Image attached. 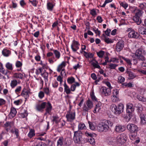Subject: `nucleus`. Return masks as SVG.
I'll return each instance as SVG.
<instances>
[{
    "instance_id": "1",
    "label": "nucleus",
    "mask_w": 146,
    "mask_h": 146,
    "mask_svg": "<svg viewBox=\"0 0 146 146\" xmlns=\"http://www.w3.org/2000/svg\"><path fill=\"white\" fill-rule=\"evenodd\" d=\"M113 125L112 123L108 120H106L99 123L97 126V129L100 132H106L109 128V127H111Z\"/></svg>"
},
{
    "instance_id": "2",
    "label": "nucleus",
    "mask_w": 146,
    "mask_h": 146,
    "mask_svg": "<svg viewBox=\"0 0 146 146\" xmlns=\"http://www.w3.org/2000/svg\"><path fill=\"white\" fill-rule=\"evenodd\" d=\"M123 105L121 103H120L117 106L113 104L111 106V109L112 111L116 115H119L123 111Z\"/></svg>"
},
{
    "instance_id": "3",
    "label": "nucleus",
    "mask_w": 146,
    "mask_h": 146,
    "mask_svg": "<svg viewBox=\"0 0 146 146\" xmlns=\"http://www.w3.org/2000/svg\"><path fill=\"white\" fill-rule=\"evenodd\" d=\"M138 52H137V61L140 60L142 61L141 64V66L142 67H146V63H145L143 61L145 60V58L143 55V54H145V51L142 49H138Z\"/></svg>"
},
{
    "instance_id": "4",
    "label": "nucleus",
    "mask_w": 146,
    "mask_h": 146,
    "mask_svg": "<svg viewBox=\"0 0 146 146\" xmlns=\"http://www.w3.org/2000/svg\"><path fill=\"white\" fill-rule=\"evenodd\" d=\"M93 107V104L92 101L88 99L86 101V104L84 105L83 108V115H85L86 114H88V112Z\"/></svg>"
},
{
    "instance_id": "5",
    "label": "nucleus",
    "mask_w": 146,
    "mask_h": 146,
    "mask_svg": "<svg viewBox=\"0 0 146 146\" xmlns=\"http://www.w3.org/2000/svg\"><path fill=\"white\" fill-rule=\"evenodd\" d=\"M82 133L80 131H77L74 132L73 138L74 142L78 144H80L82 139Z\"/></svg>"
},
{
    "instance_id": "6",
    "label": "nucleus",
    "mask_w": 146,
    "mask_h": 146,
    "mask_svg": "<svg viewBox=\"0 0 146 146\" xmlns=\"http://www.w3.org/2000/svg\"><path fill=\"white\" fill-rule=\"evenodd\" d=\"M146 6L145 3H141L140 4L139 7L141 10L137 9V25H139L141 22V20L140 17L141 16L142 14L143 11L141 10L144 9Z\"/></svg>"
},
{
    "instance_id": "7",
    "label": "nucleus",
    "mask_w": 146,
    "mask_h": 146,
    "mask_svg": "<svg viewBox=\"0 0 146 146\" xmlns=\"http://www.w3.org/2000/svg\"><path fill=\"white\" fill-rule=\"evenodd\" d=\"M143 110L142 108L141 107H137V110H138L139 115L141 119L140 123L142 125H146V115L144 114L141 112Z\"/></svg>"
},
{
    "instance_id": "8",
    "label": "nucleus",
    "mask_w": 146,
    "mask_h": 146,
    "mask_svg": "<svg viewBox=\"0 0 146 146\" xmlns=\"http://www.w3.org/2000/svg\"><path fill=\"white\" fill-rule=\"evenodd\" d=\"M127 136L125 133H123L118 136L116 139V143L123 144L125 143L127 139Z\"/></svg>"
},
{
    "instance_id": "9",
    "label": "nucleus",
    "mask_w": 146,
    "mask_h": 146,
    "mask_svg": "<svg viewBox=\"0 0 146 146\" xmlns=\"http://www.w3.org/2000/svg\"><path fill=\"white\" fill-rule=\"evenodd\" d=\"M102 93V94L105 96L110 95L111 94V90L110 88H108L106 87H102L101 88Z\"/></svg>"
},
{
    "instance_id": "10",
    "label": "nucleus",
    "mask_w": 146,
    "mask_h": 146,
    "mask_svg": "<svg viewBox=\"0 0 146 146\" xmlns=\"http://www.w3.org/2000/svg\"><path fill=\"white\" fill-rule=\"evenodd\" d=\"M127 128L131 133L137 132V126L133 124H129L127 126Z\"/></svg>"
},
{
    "instance_id": "11",
    "label": "nucleus",
    "mask_w": 146,
    "mask_h": 146,
    "mask_svg": "<svg viewBox=\"0 0 146 146\" xmlns=\"http://www.w3.org/2000/svg\"><path fill=\"white\" fill-rule=\"evenodd\" d=\"M126 112L127 113H130L132 114L134 110L133 105L131 103H128L126 105Z\"/></svg>"
},
{
    "instance_id": "12",
    "label": "nucleus",
    "mask_w": 146,
    "mask_h": 146,
    "mask_svg": "<svg viewBox=\"0 0 146 146\" xmlns=\"http://www.w3.org/2000/svg\"><path fill=\"white\" fill-rule=\"evenodd\" d=\"M80 44L78 42L75 40L73 41V43L71 45V48L73 52H76L77 50L79 48L78 46Z\"/></svg>"
},
{
    "instance_id": "13",
    "label": "nucleus",
    "mask_w": 146,
    "mask_h": 146,
    "mask_svg": "<svg viewBox=\"0 0 146 146\" xmlns=\"http://www.w3.org/2000/svg\"><path fill=\"white\" fill-rule=\"evenodd\" d=\"M46 105V102H43L41 104H38L36 106V109L38 111H40L43 109L45 108Z\"/></svg>"
},
{
    "instance_id": "14",
    "label": "nucleus",
    "mask_w": 146,
    "mask_h": 146,
    "mask_svg": "<svg viewBox=\"0 0 146 146\" xmlns=\"http://www.w3.org/2000/svg\"><path fill=\"white\" fill-rule=\"evenodd\" d=\"M124 47L123 42L122 41H119L116 45V50L117 52H119Z\"/></svg>"
},
{
    "instance_id": "15",
    "label": "nucleus",
    "mask_w": 146,
    "mask_h": 146,
    "mask_svg": "<svg viewBox=\"0 0 146 146\" xmlns=\"http://www.w3.org/2000/svg\"><path fill=\"white\" fill-rule=\"evenodd\" d=\"M75 113L72 112L71 113H67L66 115V117L68 121H71L75 118Z\"/></svg>"
},
{
    "instance_id": "16",
    "label": "nucleus",
    "mask_w": 146,
    "mask_h": 146,
    "mask_svg": "<svg viewBox=\"0 0 146 146\" xmlns=\"http://www.w3.org/2000/svg\"><path fill=\"white\" fill-rule=\"evenodd\" d=\"M107 142L109 144L114 145L116 143V139H115L114 137L109 136L107 138Z\"/></svg>"
},
{
    "instance_id": "17",
    "label": "nucleus",
    "mask_w": 146,
    "mask_h": 146,
    "mask_svg": "<svg viewBox=\"0 0 146 146\" xmlns=\"http://www.w3.org/2000/svg\"><path fill=\"white\" fill-rule=\"evenodd\" d=\"M16 110L13 107L11 108V111L9 115V116L10 118H12L14 117L17 113Z\"/></svg>"
},
{
    "instance_id": "18",
    "label": "nucleus",
    "mask_w": 146,
    "mask_h": 146,
    "mask_svg": "<svg viewBox=\"0 0 146 146\" xmlns=\"http://www.w3.org/2000/svg\"><path fill=\"white\" fill-rule=\"evenodd\" d=\"M124 127L121 125H117L115 128V131L118 132H121L124 130Z\"/></svg>"
},
{
    "instance_id": "19",
    "label": "nucleus",
    "mask_w": 146,
    "mask_h": 146,
    "mask_svg": "<svg viewBox=\"0 0 146 146\" xmlns=\"http://www.w3.org/2000/svg\"><path fill=\"white\" fill-rule=\"evenodd\" d=\"M137 132L131 133L130 136V139L133 141H135V143H137Z\"/></svg>"
},
{
    "instance_id": "20",
    "label": "nucleus",
    "mask_w": 146,
    "mask_h": 146,
    "mask_svg": "<svg viewBox=\"0 0 146 146\" xmlns=\"http://www.w3.org/2000/svg\"><path fill=\"white\" fill-rule=\"evenodd\" d=\"M52 108V106L51 104L49 102H48L46 105V113H45V114H46L47 113L50 114Z\"/></svg>"
},
{
    "instance_id": "21",
    "label": "nucleus",
    "mask_w": 146,
    "mask_h": 146,
    "mask_svg": "<svg viewBox=\"0 0 146 146\" xmlns=\"http://www.w3.org/2000/svg\"><path fill=\"white\" fill-rule=\"evenodd\" d=\"M64 92H65L67 94H70V90L68 86L66 84L65 80L64 81Z\"/></svg>"
},
{
    "instance_id": "22",
    "label": "nucleus",
    "mask_w": 146,
    "mask_h": 146,
    "mask_svg": "<svg viewBox=\"0 0 146 146\" xmlns=\"http://www.w3.org/2000/svg\"><path fill=\"white\" fill-rule=\"evenodd\" d=\"M132 114L130 113H127L126 115H123V118L125 120L127 121H129L131 118Z\"/></svg>"
},
{
    "instance_id": "23",
    "label": "nucleus",
    "mask_w": 146,
    "mask_h": 146,
    "mask_svg": "<svg viewBox=\"0 0 146 146\" xmlns=\"http://www.w3.org/2000/svg\"><path fill=\"white\" fill-rule=\"evenodd\" d=\"M145 91V90L144 88H138L137 91L138 93L137 94V97L139 96L140 95H143Z\"/></svg>"
},
{
    "instance_id": "24",
    "label": "nucleus",
    "mask_w": 146,
    "mask_h": 146,
    "mask_svg": "<svg viewBox=\"0 0 146 146\" xmlns=\"http://www.w3.org/2000/svg\"><path fill=\"white\" fill-rule=\"evenodd\" d=\"M13 77L17 79H23V75L21 73H15L13 74Z\"/></svg>"
},
{
    "instance_id": "25",
    "label": "nucleus",
    "mask_w": 146,
    "mask_h": 146,
    "mask_svg": "<svg viewBox=\"0 0 146 146\" xmlns=\"http://www.w3.org/2000/svg\"><path fill=\"white\" fill-rule=\"evenodd\" d=\"M10 53V51L7 49H4L2 51V54L5 56H9Z\"/></svg>"
},
{
    "instance_id": "26",
    "label": "nucleus",
    "mask_w": 146,
    "mask_h": 146,
    "mask_svg": "<svg viewBox=\"0 0 146 146\" xmlns=\"http://www.w3.org/2000/svg\"><path fill=\"white\" fill-rule=\"evenodd\" d=\"M30 93V91L25 88H24L23 90V91L21 93V95L24 96L25 95H26L27 97L29 96L28 94Z\"/></svg>"
},
{
    "instance_id": "27",
    "label": "nucleus",
    "mask_w": 146,
    "mask_h": 146,
    "mask_svg": "<svg viewBox=\"0 0 146 146\" xmlns=\"http://www.w3.org/2000/svg\"><path fill=\"white\" fill-rule=\"evenodd\" d=\"M64 139L62 137H60L57 142V146H62L63 143V141Z\"/></svg>"
},
{
    "instance_id": "28",
    "label": "nucleus",
    "mask_w": 146,
    "mask_h": 146,
    "mask_svg": "<svg viewBox=\"0 0 146 146\" xmlns=\"http://www.w3.org/2000/svg\"><path fill=\"white\" fill-rule=\"evenodd\" d=\"M126 72L128 74V76H129V79H133L135 77V76L130 71L127 70L126 71Z\"/></svg>"
},
{
    "instance_id": "29",
    "label": "nucleus",
    "mask_w": 146,
    "mask_h": 146,
    "mask_svg": "<svg viewBox=\"0 0 146 146\" xmlns=\"http://www.w3.org/2000/svg\"><path fill=\"white\" fill-rule=\"evenodd\" d=\"M136 36V35L134 31H131L128 33V37L131 38H135Z\"/></svg>"
},
{
    "instance_id": "30",
    "label": "nucleus",
    "mask_w": 146,
    "mask_h": 146,
    "mask_svg": "<svg viewBox=\"0 0 146 146\" xmlns=\"http://www.w3.org/2000/svg\"><path fill=\"white\" fill-rule=\"evenodd\" d=\"M65 66V62H62L58 66L57 71L58 72H60L62 68L63 67Z\"/></svg>"
},
{
    "instance_id": "31",
    "label": "nucleus",
    "mask_w": 146,
    "mask_h": 146,
    "mask_svg": "<svg viewBox=\"0 0 146 146\" xmlns=\"http://www.w3.org/2000/svg\"><path fill=\"white\" fill-rule=\"evenodd\" d=\"M17 85V80H13L11 81L10 85L12 88H14Z\"/></svg>"
},
{
    "instance_id": "32",
    "label": "nucleus",
    "mask_w": 146,
    "mask_h": 146,
    "mask_svg": "<svg viewBox=\"0 0 146 146\" xmlns=\"http://www.w3.org/2000/svg\"><path fill=\"white\" fill-rule=\"evenodd\" d=\"M35 135L34 130L33 129H31L28 134V137L31 138L35 136Z\"/></svg>"
},
{
    "instance_id": "33",
    "label": "nucleus",
    "mask_w": 146,
    "mask_h": 146,
    "mask_svg": "<svg viewBox=\"0 0 146 146\" xmlns=\"http://www.w3.org/2000/svg\"><path fill=\"white\" fill-rule=\"evenodd\" d=\"M69 84H72L75 82V78L73 77L68 78L67 80Z\"/></svg>"
},
{
    "instance_id": "34",
    "label": "nucleus",
    "mask_w": 146,
    "mask_h": 146,
    "mask_svg": "<svg viewBox=\"0 0 146 146\" xmlns=\"http://www.w3.org/2000/svg\"><path fill=\"white\" fill-rule=\"evenodd\" d=\"M52 117L53 118L52 121L55 122L57 124L60 121V120L59 119V117L57 115L53 116Z\"/></svg>"
},
{
    "instance_id": "35",
    "label": "nucleus",
    "mask_w": 146,
    "mask_h": 146,
    "mask_svg": "<svg viewBox=\"0 0 146 146\" xmlns=\"http://www.w3.org/2000/svg\"><path fill=\"white\" fill-rule=\"evenodd\" d=\"M47 8L48 10L52 11L53 10L54 6L52 3L48 2L47 3Z\"/></svg>"
},
{
    "instance_id": "36",
    "label": "nucleus",
    "mask_w": 146,
    "mask_h": 146,
    "mask_svg": "<svg viewBox=\"0 0 146 146\" xmlns=\"http://www.w3.org/2000/svg\"><path fill=\"white\" fill-rule=\"evenodd\" d=\"M79 130H81L83 129H86V127L84 123H80L78 126Z\"/></svg>"
},
{
    "instance_id": "37",
    "label": "nucleus",
    "mask_w": 146,
    "mask_h": 146,
    "mask_svg": "<svg viewBox=\"0 0 146 146\" xmlns=\"http://www.w3.org/2000/svg\"><path fill=\"white\" fill-rule=\"evenodd\" d=\"M54 54H55L56 57L59 59L60 56V53L59 52L56 50H53Z\"/></svg>"
},
{
    "instance_id": "38",
    "label": "nucleus",
    "mask_w": 146,
    "mask_h": 146,
    "mask_svg": "<svg viewBox=\"0 0 146 146\" xmlns=\"http://www.w3.org/2000/svg\"><path fill=\"white\" fill-rule=\"evenodd\" d=\"M93 60H91L90 62H92L91 64L95 68H98L99 69H101L100 66L98 65V64H96L95 62H92Z\"/></svg>"
},
{
    "instance_id": "39",
    "label": "nucleus",
    "mask_w": 146,
    "mask_h": 146,
    "mask_svg": "<svg viewBox=\"0 0 146 146\" xmlns=\"http://www.w3.org/2000/svg\"><path fill=\"white\" fill-rule=\"evenodd\" d=\"M104 53V52L102 50H100L99 52H97V54L98 56L100 58H102L103 57Z\"/></svg>"
},
{
    "instance_id": "40",
    "label": "nucleus",
    "mask_w": 146,
    "mask_h": 146,
    "mask_svg": "<svg viewBox=\"0 0 146 146\" xmlns=\"http://www.w3.org/2000/svg\"><path fill=\"white\" fill-rule=\"evenodd\" d=\"M11 132L13 133H14L16 135L17 137L18 138L19 136V130L18 129L15 128V129L14 130H12L11 131Z\"/></svg>"
},
{
    "instance_id": "41",
    "label": "nucleus",
    "mask_w": 146,
    "mask_h": 146,
    "mask_svg": "<svg viewBox=\"0 0 146 146\" xmlns=\"http://www.w3.org/2000/svg\"><path fill=\"white\" fill-rule=\"evenodd\" d=\"M119 58H122V59H123L125 61L129 64L131 65V61L129 59H127V58H125L124 57H123L122 56H120Z\"/></svg>"
},
{
    "instance_id": "42",
    "label": "nucleus",
    "mask_w": 146,
    "mask_h": 146,
    "mask_svg": "<svg viewBox=\"0 0 146 146\" xmlns=\"http://www.w3.org/2000/svg\"><path fill=\"white\" fill-rule=\"evenodd\" d=\"M125 80V79L123 77L121 76L118 77V82L119 83H122Z\"/></svg>"
},
{
    "instance_id": "43",
    "label": "nucleus",
    "mask_w": 146,
    "mask_h": 146,
    "mask_svg": "<svg viewBox=\"0 0 146 146\" xmlns=\"http://www.w3.org/2000/svg\"><path fill=\"white\" fill-rule=\"evenodd\" d=\"M6 67L9 70H13V67L12 64L9 62L7 63L6 65Z\"/></svg>"
},
{
    "instance_id": "44",
    "label": "nucleus",
    "mask_w": 146,
    "mask_h": 146,
    "mask_svg": "<svg viewBox=\"0 0 146 146\" xmlns=\"http://www.w3.org/2000/svg\"><path fill=\"white\" fill-rule=\"evenodd\" d=\"M90 13L92 16H94L97 15V13L96 11V9H91L90 11Z\"/></svg>"
},
{
    "instance_id": "45",
    "label": "nucleus",
    "mask_w": 146,
    "mask_h": 146,
    "mask_svg": "<svg viewBox=\"0 0 146 146\" xmlns=\"http://www.w3.org/2000/svg\"><path fill=\"white\" fill-rule=\"evenodd\" d=\"M104 40L108 44L112 43L113 42V41L112 39L108 37H106V38L104 39Z\"/></svg>"
},
{
    "instance_id": "46",
    "label": "nucleus",
    "mask_w": 146,
    "mask_h": 146,
    "mask_svg": "<svg viewBox=\"0 0 146 146\" xmlns=\"http://www.w3.org/2000/svg\"><path fill=\"white\" fill-rule=\"evenodd\" d=\"M139 96L138 98V97H137V99H138L139 101L142 102H146V98L144 97L143 96Z\"/></svg>"
},
{
    "instance_id": "47",
    "label": "nucleus",
    "mask_w": 146,
    "mask_h": 146,
    "mask_svg": "<svg viewBox=\"0 0 146 146\" xmlns=\"http://www.w3.org/2000/svg\"><path fill=\"white\" fill-rule=\"evenodd\" d=\"M108 54H109V53H106V55H107V56H105V61L107 62H115V60L112 61V59H110L109 60V58L108 56Z\"/></svg>"
},
{
    "instance_id": "48",
    "label": "nucleus",
    "mask_w": 146,
    "mask_h": 146,
    "mask_svg": "<svg viewBox=\"0 0 146 146\" xmlns=\"http://www.w3.org/2000/svg\"><path fill=\"white\" fill-rule=\"evenodd\" d=\"M88 140L91 144H93L95 143V140L92 137H89Z\"/></svg>"
},
{
    "instance_id": "49",
    "label": "nucleus",
    "mask_w": 146,
    "mask_h": 146,
    "mask_svg": "<svg viewBox=\"0 0 146 146\" xmlns=\"http://www.w3.org/2000/svg\"><path fill=\"white\" fill-rule=\"evenodd\" d=\"M145 29L144 28V26H142L141 27H140L139 29V33L141 34H143V33H143V31H145Z\"/></svg>"
},
{
    "instance_id": "50",
    "label": "nucleus",
    "mask_w": 146,
    "mask_h": 146,
    "mask_svg": "<svg viewBox=\"0 0 146 146\" xmlns=\"http://www.w3.org/2000/svg\"><path fill=\"white\" fill-rule=\"evenodd\" d=\"M133 59L132 60H133V61H134L135 62H134V63H137V54H136V52L133 54V55L132 56Z\"/></svg>"
},
{
    "instance_id": "51",
    "label": "nucleus",
    "mask_w": 146,
    "mask_h": 146,
    "mask_svg": "<svg viewBox=\"0 0 146 146\" xmlns=\"http://www.w3.org/2000/svg\"><path fill=\"white\" fill-rule=\"evenodd\" d=\"M13 122H7L4 125L6 127H10L13 125Z\"/></svg>"
},
{
    "instance_id": "52",
    "label": "nucleus",
    "mask_w": 146,
    "mask_h": 146,
    "mask_svg": "<svg viewBox=\"0 0 146 146\" xmlns=\"http://www.w3.org/2000/svg\"><path fill=\"white\" fill-rule=\"evenodd\" d=\"M28 112L26 110L25 111L24 113H21V116L22 118H23L27 116L28 115Z\"/></svg>"
},
{
    "instance_id": "53",
    "label": "nucleus",
    "mask_w": 146,
    "mask_h": 146,
    "mask_svg": "<svg viewBox=\"0 0 146 146\" xmlns=\"http://www.w3.org/2000/svg\"><path fill=\"white\" fill-rule=\"evenodd\" d=\"M117 66L116 64L111 63L109 65V68L110 69H115Z\"/></svg>"
},
{
    "instance_id": "54",
    "label": "nucleus",
    "mask_w": 146,
    "mask_h": 146,
    "mask_svg": "<svg viewBox=\"0 0 146 146\" xmlns=\"http://www.w3.org/2000/svg\"><path fill=\"white\" fill-rule=\"evenodd\" d=\"M22 63L20 61H17L16 63V66L17 68H19L22 66Z\"/></svg>"
},
{
    "instance_id": "55",
    "label": "nucleus",
    "mask_w": 146,
    "mask_h": 146,
    "mask_svg": "<svg viewBox=\"0 0 146 146\" xmlns=\"http://www.w3.org/2000/svg\"><path fill=\"white\" fill-rule=\"evenodd\" d=\"M120 5L125 9H126L128 6V4L124 2H121L120 3Z\"/></svg>"
},
{
    "instance_id": "56",
    "label": "nucleus",
    "mask_w": 146,
    "mask_h": 146,
    "mask_svg": "<svg viewBox=\"0 0 146 146\" xmlns=\"http://www.w3.org/2000/svg\"><path fill=\"white\" fill-rule=\"evenodd\" d=\"M114 91L113 92V96H114L115 97H117V95L118 94H119V91L118 90L116 89L115 90H114Z\"/></svg>"
},
{
    "instance_id": "57",
    "label": "nucleus",
    "mask_w": 146,
    "mask_h": 146,
    "mask_svg": "<svg viewBox=\"0 0 146 146\" xmlns=\"http://www.w3.org/2000/svg\"><path fill=\"white\" fill-rule=\"evenodd\" d=\"M89 127L90 129L94 130L95 129V127L93 124L90 121L88 122Z\"/></svg>"
},
{
    "instance_id": "58",
    "label": "nucleus",
    "mask_w": 146,
    "mask_h": 146,
    "mask_svg": "<svg viewBox=\"0 0 146 146\" xmlns=\"http://www.w3.org/2000/svg\"><path fill=\"white\" fill-rule=\"evenodd\" d=\"M138 73L141 74L146 75V70H138L137 74Z\"/></svg>"
},
{
    "instance_id": "59",
    "label": "nucleus",
    "mask_w": 146,
    "mask_h": 146,
    "mask_svg": "<svg viewBox=\"0 0 146 146\" xmlns=\"http://www.w3.org/2000/svg\"><path fill=\"white\" fill-rule=\"evenodd\" d=\"M29 1L33 5L35 6H36L37 3L36 2V0H33V1L29 0Z\"/></svg>"
},
{
    "instance_id": "60",
    "label": "nucleus",
    "mask_w": 146,
    "mask_h": 146,
    "mask_svg": "<svg viewBox=\"0 0 146 146\" xmlns=\"http://www.w3.org/2000/svg\"><path fill=\"white\" fill-rule=\"evenodd\" d=\"M96 19L98 21V22L99 23H101L103 21L102 17L100 16H98L97 17Z\"/></svg>"
},
{
    "instance_id": "61",
    "label": "nucleus",
    "mask_w": 146,
    "mask_h": 146,
    "mask_svg": "<svg viewBox=\"0 0 146 146\" xmlns=\"http://www.w3.org/2000/svg\"><path fill=\"white\" fill-rule=\"evenodd\" d=\"M38 96L40 98H42L44 96V94L43 92L40 91L38 94Z\"/></svg>"
},
{
    "instance_id": "62",
    "label": "nucleus",
    "mask_w": 146,
    "mask_h": 146,
    "mask_svg": "<svg viewBox=\"0 0 146 146\" xmlns=\"http://www.w3.org/2000/svg\"><path fill=\"white\" fill-rule=\"evenodd\" d=\"M5 103V101L4 99L0 98V106L4 104Z\"/></svg>"
},
{
    "instance_id": "63",
    "label": "nucleus",
    "mask_w": 146,
    "mask_h": 146,
    "mask_svg": "<svg viewBox=\"0 0 146 146\" xmlns=\"http://www.w3.org/2000/svg\"><path fill=\"white\" fill-rule=\"evenodd\" d=\"M111 99L113 102H115L116 101L117 99H118V97H115L114 96H112L111 97Z\"/></svg>"
},
{
    "instance_id": "64",
    "label": "nucleus",
    "mask_w": 146,
    "mask_h": 146,
    "mask_svg": "<svg viewBox=\"0 0 146 146\" xmlns=\"http://www.w3.org/2000/svg\"><path fill=\"white\" fill-rule=\"evenodd\" d=\"M91 77L94 80H96L97 78L96 75L95 73H94L91 74Z\"/></svg>"
}]
</instances>
